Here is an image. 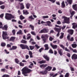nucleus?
Listing matches in <instances>:
<instances>
[{
  "instance_id": "obj_48",
  "label": "nucleus",
  "mask_w": 77,
  "mask_h": 77,
  "mask_svg": "<svg viewBox=\"0 0 77 77\" xmlns=\"http://www.w3.org/2000/svg\"><path fill=\"white\" fill-rule=\"evenodd\" d=\"M5 5H2L1 6V8L2 9H5Z\"/></svg>"
},
{
  "instance_id": "obj_47",
  "label": "nucleus",
  "mask_w": 77,
  "mask_h": 77,
  "mask_svg": "<svg viewBox=\"0 0 77 77\" xmlns=\"http://www.w3.org/2000/svg\"><path fill=\"white\" fill-rule=\"evenodd\" d=\"M20 18L21 20H23V19H24V17L22 16V15H21L20 16Z\"/></svg>"
},
{
  "instance_id": "obj_6",
  "label": "nucleus",
  "mask_w": 77,
  "mask_h": 77,
  "mask_svg": "<svg viewBox=\"0 0 77 77\" xmlns=\"http://www.w3.org/2000/svg\"><path fill=\"white\" fill-rule=\"evenodd\" d=\"M48 31H49V30L48 29L44 28L43 29L41 30L39 32V33H48Z\"/></svg>"
},
{
  "instance_id": "obj_45",
  "label": "nucleus",
  "mask_w": 77,
  "mask_h": 77,
  "mask_svg": "<svg viewBox=\"0 0 77 77\" xmlns=\"http://www.w3.org/2000/svg\"><path fill=\"white\" fill-rule=\"evenodd\" d=\"M2 28H3V24H2V23L0 22V29Z\"/></svg>"
},
{
  "instance_id": "obj_22",
  "label": "nucleus",
  "mask_w": 77,
  "mask_h": 77,
  "mask_svg": "<svg viewBox=\"0 0 77 77\" xmlns=\"http://www.w3.org/2000/svg\"><path fill=\"white\" fill-rule=\"evenodd\" d=\"M44 47H45V50H48L49 48H48V45L47 44H46L44 45Z\"/></svg>"
},
{
  "instance_id": "obj_56",
  "label": "nucleus",
  "mask_w": 77,
  "mask_h": 77,
  "mask_svg": "<svg viewBox=\"0 0 77 77\" xmlns=\"http://www.w3.org/2000/svg\"><path fill=\"white\" fill-rule=\"evenodd\" d=\"M72 51H73V52L74 53H77V50H76V49H73V50H72Z\"/></svg>"
},
{
  "instance_id": "obj_28",
  "label": "nucleus",
  "mask_w": 77,
  "mask_h": 77,
  "mask_svg": "<svg viewBox=\"0 0 77 77\" xmlns=\"http://www.w3.org/2000/svg\"><path fill=\"white\" fill-rule=\"evenodd\" d=\"M26 6L27 9H29L30 8V4L28 3L26 4Z\"/></svg>"
},
{
  "instance_id": "obj_17",
  "label": "nucleus",
  "mask_w": 77,
  "mask_h": 77,
  "mask_svg": "<svg viewBox=\"0 0 77 77\" xmlns=\"http://www.w3.org/2000/svg\"><path fill=\"white\" fill-rule=\"evenodd\" d=\"M52 69V67L50 66H48L45 68V69L48 71H50Z\"/></svg>"
},
{
  "instance_id": "obj_62",
  "label": "nucleus",
  "mask_w": 77,
  "mask_h": 77,
  "mask_svg": "<svg viewBox=\"0 0 77 77\" xmlns=\"http://www.w3.org/2000/svg\"><path fill=\"white\" fill-rule=\"evenodd\" d=\"M47 66V64H43V68H45V67H46Z\"/></svg>"
},
{
  "instance_id": "obj_50",
  "label": "nucleus",
  "mask_w": 77,
  "mask_h": 77,
  "mask_svg": "<svg viewBox=\"0 0 77 77\" xmlns=\"http://www.w3.org/2000/svg\"><path fill=\"white\" fill-rule=\"evenodd\" d=\"M31 34L33 35H36V34L35 33V32H34L32 31V32H31Z\"/></svg>"
},
{
  "instance_id": "obj_49",
  "label": "nucleus",
  "mask_w": 77,
  "mask_h": 77,
  "mask_svg": "<svg viewBox=\"0 0 77 77\" xmlns=\"http://www.w3.org/2000/svg\"><path fill=\"white\" fill-rule=\"evenodd\" d=\"M49 53L53 54V50H52L51 49L49 51Z\"/></svg>"
},
{
  "instance_id": "obj_15",
  "label": "nucleus",
  "mask_w": 77,
  "mask_h": 77,
  "mask_svg": "<svg viewBox=\"0 0 77 77\" xmlns=\"http://www.w3.org/2000/svg\"><path fill=\"white\" fill-rule=\"evenodd\" d=\"M17 48V46H12V48H10L9 50H16Z\"/></svg>"
},
{
  "instance_id": "obj_7",
  "label": "nucleus",
  "mask_w": 77,
  "mask_h": 77,
  "mask_svg": "<svg viewBox=\"0 0 77 77\" xmlns=\"http://www.w3.org/2000/svg\"><path fill=\"white\" fill-rule=\"evenodd\" d=\"M67 39L69 41H74V38L72 37L71 38V35H69L67 36Z\"/></svg>"
},
{
  "instance_id": "obj_19",
  "label": "nucleus",
  "mask_w": 77,
  "mask_h": 77,
  "mask_svg": "<svg viewBox=\"0 0 77 77\" xmlns=\"http://www.w3.org/2000/svg\"><path fill=\"white\" fill-rule=\"evenodd\" d=\"M72 8L73 9H74L75 11H77V4H75L72 5Z\"/></svg>"
},
{
  "instance_id": "obj_34",
  "label": "nucleus",
  "mask_w": 77,
  "mask_h": 77,
  "mask_svg": "<svg viewBox=\"0 0 77 77\" xmlns=\"http://www.w3.org/2000/svg\"><path fill=\"white\" fill-rule=\"evenodd\" d=\"M67 2L68 3H69V5H71L72 2V0H67Z\"/></svg>"
},
{
  "instance_id": "obj_23",
  "label": "nucleus",
  "mask_w": 77,
  "mask_h": 77,
  "mask_svg": "<svg viewBox=\"0 0 77 77\" xmlns=\"http://www.w3.org/2000/svg\"><path fill=\"white\" fill-rule=\"evenodd\" d=\"M61 7L64 8L65 7V2L63 1L61 3Z\"/></svg>"
},
{
  "instance_id": "obj_63",
  "label": "nucleus",
  "mask_w": 77,
  "mask_h": 77,
  "mask_svg": "<svg viewBox=\"0 0 77 77\" xmlns=\"http://www.w3.org/2000/svg\"><path fill=\"white\" fill-rule=\"evenodd\" d=\"M57 23V24H61V23L60 22V21L59 20H58Z\"/></svg>"
},
{
  "instance_id": "obj_42",
  "label": "nucleus",
  "mask_w": 77,
  "mask_h": 77,
  "mask_svg": "<svg viewBox=\"0 0 77 77\" xmlns=\"http://www.w3.org/2000/svg\"><path fill=\"white\" fill-rule=\"evenodd\" d=\"M2 77H9V75H8L5 74Z\"/></svg>"
},
{
  "instance_id": "obj_20",
  "label": "nucleus",
  "mask_w": 77,
  "mask_h": 77,
  "mask_svg": "<svg viewBox=\"0 0 77 77\" xmlns=\"http://www.w3.org/2000/svg\"><path fill=\"white\" fill-rule=\"evenodd\" d=\"M54 29L56 32H60L61 29L60 28H54Z\"/></svg>"
},
{
  "instance_id": "obj_8",
  "label": "nucleus",
  "mask_w": 77,
  "mask_h": 77,
  "mask_svg": "<svg viewBox=\"0 0 77 77\" xmlns=\"http://www.w3.org/2000/svg\"><path fill=\"white\" fill-rule=\"evenodd\" d=\"M43 57L44 58H45V59L46 60H47V61H49V60H50V58L49 57H48L47 55L46 54H44L43 56Z\"/></svg>"
},
{
  "instance_id": "obj_14",
  "label": "nucleus",
  "mask_w": 77,
  "mask_h": 77,
  "mask_svg": "<svg viewBox=\"0 0 77 77\" xmlns=\"http://www.w3.org/2000/svg\"><path fill=\"white\" fill-rule=\"evenodd\" d=\"M41 38H42L44 42H46V39L45 37V35H42L41 36Z\"/></svg>"
},
{
  "instance_id": "obj_25",
  "label": "nucleus",
  "mask_w": 77,
  "mask_h": 77,
  "mask_svg": "<svg viewBox=\"0 0 77 77\" xmlns=\"http://www.w3.org/2000/svg\"><path fill=\"white\" fill-rule=\"evenodd\" d=\"M23 11L24 14H25V15H27V14H29V13L28 12L27 10H24Z\"/></svg>"
},
{
  "instance_id": "obj_26",
  "label": "nucleus",
  "mask_w": 77,
  "mask_h": 77,
  "mask_svg": "<svg viewBox=\"0 0 77 77\" xmlns=\"http://www.w3.org/2000/svg\"><path fill=\"white\" fill-rule=\"evenodd\" d=\"M29 54L30 56V57H33V55L32 54L33 53L31 51H29Z\"/></svg>"
},
{
  "instance_id": "obj_54",
  "label": "nucleus",
  "mask_w": 77,
  "mask_h": 77,
  "mask_svg": "<svg viewBox=\"0 0 77 77\" xmlns=\"http://www.w3.org/2000/svg\"><path fill=\"white\" fill-rule=\"evenodd\" d=\"M50 77H53V76H54V73H51L50 74Z\"/></svg>"
},
{
  "instance_id": "obj_44",
  "label": "nucleus",
  "mask_w": 77,
  "mask_h": 77,
  "mask_svg": "<svg viewBox=\"0 0 77 77\" xmlns=\"http://www.w3.org/2000/svg\"><path fill=\"white\" fill-rule=\"evenodd\" d=\"M7 48H11V45L8 44L7 45Z\"/></svg>"
},
{
  "instance_id": "obj_24",
  "label": "nucleus",
  "mask_w": 77,
  "mask_h": 77,
  "mask_svg": "<svg viewBox=\"0 0 77 77\" xmlns=\"http://www.w3.org/2000/svg\"><path fill=\"white\" fill-rule=\"evenodd\" d=\"M46 23L47 24H48V26H51V27L52 26V25L51 24V22L50 21H48L46 22Z\"/></svg>"
},
{
  "instance_id": "obj_37",
  "label": "nucleus",
  "mask_w": 77,
  "mask_h": 77,
  "mask_svg": "<svg viewBox=\"0 0 77 77\" xmlns=\"http://www.w3.org/2000/svg\"><path fill=\"white\" fill-rule=\"evenodd\" d=\"M42 17L43 18V19H45V18H48V16H42Z\"/></svg>"
},
{
  "instance_id": "obj_43",
  "label": "nucleus",
  "mask_w": 77,
  "mask_h": 77,
  "mask_svg": "<svg viewBox=\"0 0 77 77\" xmlns=\"http://www.w3.org/2000/svg\"><path fill=\"white\" fill-rule=\"evenodd\" d=\"M1 45L2 47H5L6 46V43H3L1 44Z\"/></svg>"
},
{
  "instance_id": "obj_12",
  "label": "nucleus",
  "mask_w": 77,
  "mask_h": 77,
  "mask_svg": "<svg viewBox=\"0 0 77 77\" xmlns=\"http://www.w3.org/2000/svg\"><path fill=\"white\" fill-rule=\"evenodd\" d=\"M48 73V72L46 70H45L44 71H42L40 72V73L42 74H43V75L47 74Z\"/></svg>"
},
{
  "instance_id": "obj_46",
  "label": "nucleus",
  "mask_w": 77,
  "mask_h": 77,
  "mask_svg": "<svg viewBox=\"0 0 77 77\" xmlns=\"http://www.w3.org/2000/svg\"><path fill=\"white\" fill-rule=\"evenodd\" d=\"M65 51H67L68 52H70L69 50L66 47L65 48Z\"/></svg>"
},
{
  "instance_id": "obj_9",
  "label": "nucleus",
  "mask_w": 77,
  "mask_h": 77,
  "mask_svg": "<svg viewBox=\"0 0 77 77\" xmlns=\"http://www.w3.org/2000/svg\"><path fill=\"white\" fill-rule=\"evenodd\" d=\"M72 59L76 60L77 59V55L75 54H74L72 57Z\"/></svg>"
},
{
  "instance_id": "obj_51",
  "label": "nucleus",
  "mask_w": 77,
  "mask_h": 77,
  "mask_svg": "<svg viewBox=\"0 0 77 77\" xmlns=\"http://www.w3.org/2000/svg\"><path fill=\"white\" fill-rule=\"evenodd\" d=\"M53 38L51 37H50L49 38V40L50 41H52V40H53Z\"/></svg>"
},
{
  "instance_id": "obj_53",
  "label": "nucleus",
  "mask_w": 77,
  "mask_h": 77,
  "mask_svg": "<svg viewBox=\"0 0 77 77\" xmlns=\"http://www.w3.org/2000/svg\"><path fill=\"white\" fill-rule=\"evenodd\" d=\"M26 59H29V56L28 55H26L25 56Z\"/></svg>"
},
{
  "instance_id": "obj_27",
  "label": "nucleus",
  "mask_w": 77,
  "mask_h": 77,
  "mask_svg": "<svg viewBox=\"0 0 77 77\" xmlns=\"http://www.w3.org/2000/svg\"><path fill=\"white\" fill-rule=\"evenodd\" d=\"M15 39V37H11L10 39V41H14Z\"/></svg>"
},
{
  "instance_id": "obj_30",
  "label": "nucleus",
  "mask_w": 77,
  "mask_h": 77,
  "mask_svg": "<svg viewBox=\"0 0 77 77\" xmlns=\"http://www.w3.org/2000/svg\"><path fill=\"white\" fill-rule=\"evenodd\" d=\"M29 48L31 50H33L35 48V46H30Z\"/></svg>"
},
{
  "instance_id": "obj_38",
  "label": "nucleus",
  "mask_w": 77,
  "mask_h": 77,
  "mask_svg": "<svg viewBox=\"0 0 77 77\" xmlns=\"http://www.w3.org/2000/svg\"><path fill=\"white\" fill-rule=\"evenodd\" d=\"M60 47H61V48H62L63 50H65V47L63 45H60Z\"/></svg>"
},
{
  "instance_id": "obj_32",
  "label": "nucleus",
  "mask_w": 77,
  "mask_h": 77,
  "mask_svg": "<svg viewBox=\"0 0 77 77\" xmlns=\"http://www.w3.org/2000/svg\"><path fill=\"white\" fill-rule=\"evenodd\" d=\"M15 62L16 63H17V64H18V63L20 62V60H18V59L17 58H15Z\"/></svg>"
},
{
  "instance_id": "obj_18",
  "label": "nucleus",
  "mask_w": 77,
  "mask_h": 77,
  "mask_svg": "<svg viewBox=\"0 0 77 77\" xmlns=\"http://www.w3.org/2000/svg\"><path fill=\"white\" fill-rule=\"evenodd\" d=\"M72 25L73 26H72V28L73 29H75V28H77V24H76V23H72Z\"/></svg>"
},
{
  "instance_id": "obj_41",
  "label": "nucleus",
  "mask_w": 77,
  "mask_h": 77,
  "mask_svg": "<svg viewBox=\"0 0 77 77\" xmlns=\"http://www.w3.org/2000/svg\"><path fill=\"white\" fill-rule=\"evenodd\" d=\"M69 73L67 72L66 74V75H64V77H69Z\"/></svg>"
},
{
  "instance_id": "obj_21",
  "label": "nucleus",
  "mask_w": 77,
  "mask_h": 77,
  "mask_svg": "<svg viewBox=\"0 0 77 77\" xmlns=\"http://www.w3.org/2000/svg\"><path fill=\"white\" fill-rule=\"evenodd\" d=\"M46 63V61L45 60H42L38 62V63H40V64H42V63Z\"/></svg>"
},
{
  "instance_id": "obj_2",
  "label": "nucleus",
  "mask_w": 77,
  "mask_h": 77,
  "mask_svg": "<svg viewBox=\"0 0 77 77\" xmlns=\"http://www.w3.org/2000/svg\"><path fill=\"white\" fill-rule=\"evenodd\" d=\"M5 18L8 20H11L12 18H14V16L9 13L5 14Z\"/></svg>"
},
{
  "instance_id": "obj_11",
  "label": "nucleus",
  "mask_w": 77,
  "mask_h": 77,
  "mask_svg": "<svg viewBox=\"0 0 77 77\" xmlns=\"http://www.w3.org/2000/svg\"><path fill=\"white\" fill-rule=\"evenodd\" d=\"M50 45L53 49H56L57 48V45H52V43H51Z\"/></svg>"
},
{
  "instance_id": "obj_4",
  "label": "nucleus",
  "mask_w": 77,
  "mask_h": 77,
  "mask_svg": "<svg viewBox=\"0 0 77 77\" xmlns=\"http://www.w3.org/2000/svg\"><path fill=\"white\" fill-rule=\"evenodd\" d=\"M2 36L3 39H6L8 38L7 32L3 31Z\"/></svg>"
},
{
  "instance_id": "obj_16",
  "label": "nucleus",
  "mask_w": 77,
  "mask_h": 77,
  "mask_svg": "<svg viewBox=\"0 0 77 77\" xmlns=\"http://www.w3.org/2000/svg\"><path fill=\"white\" fill-rule=\"evenodd\" d=\"M68 32L72 35L73 34V33H74V30L72 29H69L68 30Z\"/></svg>"
},
{
  "instance_id": "obj_13",
  "label": "nucleus",
  "mask_w": 77,
  "mask_h": 77,
  "mask_svg": "<svg viewBox=\"0 0 77 77\" xmlns=\"http://www.w3.org/2000/svg\"><path fill=\"white\" fill-rule=\"evenodd\" d=\"M8 28V26L7 25H5L4 26V27L2 26V29L3 30H7V29Z\"/></svg>"
},
{
  "instance_id": "obj_29",
  "label": "nucleus",
  "mask_w": 77,
  "mask_h": 77,
  "mask_svg": "<svg viewBox=\"0 0 77 77\" xmlns=\"http://www.w3.org/2000/svg\"><path fill=\"white\" fill-rule=\"evenodd\" d=\"M20 34H22V30H20L17 32V35H20Z\"/></svg>"
},
{
  "instance_id": "obj_57",
  "label": "nucleus",
  "mask_w": 77,
  "mask_h": 77,
  "mask_svg": "<svg viewBox=\"0 0 77 77\" xmlns=\"http://www.w3.org/2000/svg\"><path fill=\"white\" fill-rule=\"evenodd\" d=\"M20 9H24V5L21 6Z\"/></svg>"
},
{
  "instance_id": "obj_10",
  "label": "nucleus",
  "mask_w": 77,
  "mask_h": 77,
  "mask_svg": "<svg viewBox=\"0 0 77 77\" xmlns=\"http://www.w3.org/2000/svg\"><path fill=\"white\" fill-rule=\"evenodd\" d=\"M58 53L60 56L63 55V50L62 49H59L58 50Z\"/></svg>"
},
{
  "instance_id": "obj_52",
  "label": "nucleus",
  "mask_w": 77,
  "mask_h": 77,
  "mask_svg": "<svg viewBox=\"0 0 77 77\" xmlns=\"http://www.w3.org/2000/svg\"><path fill=\"white\" fill-rule=\"evenodd\" d=\"M12 32L14 35H15V30L13 29L12 31Z\"/></svg>"
},
{
  "instance_id": "obj_5",
  "label": "nucleus",
  "mask_w": 77,
  "mask_h": 77,
  "mask_svg": "<svg viewBox=\"0 0 77 77\" xmlns=\"http://www.w3.org/2000/svg\"><path fill=\"white\" fill-rule=\"evenodd\" d=\"M20 47H21L22 49H25L26 48L28 50H30L29 48V47H28V46L26 45H24L21 44L20 45Z\"/></svg>"
},
{
  "instance_id": "obj_1",
  "label": "nucleus",
  "mask_w": 77,
  "mask_h": 77,
  "mask_svg": "<svg viewBox=\"0 0 77 77\" xmlns=\"http://www.w3.org/2000/svg\"><path fill=\"white\" fill-rule=\"evenodd\" d=\"M22 74L24 76H27L28 75V74H29L30 72L32 71V70L28 68L27 66L24 67L22 69Z\"/></svg>"
},
{
  "instance_id": "obj_61",
  "label": "nucleus",
  "mask_w": 77,
  "mask_h": 77,
  "mask_svg": "<svg viewBox=\"0 0 77 77\" xmlns=\"http://www.w3.org/2000/svg\"><path fill=\"white\" fill-rule=\"evenodd\" d=\"M67 55L69 57H71V54H70L69 53H67Z\"/></svg>"
},
{
  "instance_id": "obj_35",
  "label": "nucleus",
  "mask_w": 77,
  "mask_h": 77,
  "mask_svg": "<svg viewBox=\"0 0 77 77\" xmlns=\"http://www.w3.org/2000/svg\"><path fill=\"white\" fill-rule=\"evenodd\" d=\"M19 65L20 66H24V63H23L21 62L19 63Z\"/></svg>"
},
{
  "instance_id": "obj_3",
  "label": "nucleus",
  "mask_w": 77,
  "mask_h": 77,
  "mask_svg": "<svg viewBox=\"0 0 77 77\" xmlns=\"http://www.w3.org/2000/svg\"><path fill=\"white\" fill-rule=\"evenodd\" d=\"M62 18L64 19V22H63V24H64V23L69 24V17L68 18L66 17H65V16H63L62 17Z\"/></svg>"
},
{
  "instance_id": "obj_58",
  "label": "nucleus",
  "mask_w": 77,
  "mask_h": 77,
  "mask_svg": "<svg viewBox=\"0 0 77 77\" xmlns=\"http://www.w3.org/2000/svg\"><path fill=\"white\" fill-rule=\"evenodd\" d=\"M48 1H50V2H51L52 3H54L55 2V0H48Z\"/></svg>"
},
{
  "instance_id": "obj_31",
  "label": "nucleus",
  "mask_w": 77,
  "mask_h": 77,
  "mask_svg": "<svg viewBox=\"0 0 77 77\" xmlns=\"http://www.w3.org/2000/svg\"><path fill=\"white\" fill-rule=\"evenodd\" d=\"M31 38V36L30 35V34H28L27 35V39H29L30 38Z\"/></svg>"
},
{
  "instance_id": "obj_39",
  "label": "nucleus",
  "mask_w": 77,
  "mask_h": 77,
  "mask_svg": "<svg viewBox=\"0 0 77 77\" xmlns=\"http://www.w3.org/2000/svg\"><path fill=\"white\" fill-rule=\"evenodd\" d=\"M29 27H31V29H32V30H34V26H32V25H29Z\"/></svg>"
},
{
  "instance_id": "obj_55",
  "label": "nucleus",
  "mask_w": 77,
  "mask_h": 77,
  "mask_svg": "<svg viewBox=\"0 0 77 77\" xmlns=\"http://www.w3.org/2000/svg\"><path fill=\"white\" fill-rule=\"evenodd\" d=\"M4 16V14H2L0 15V18H2Z\"/></svg>"
},
{
  "instance_id": "obj_59",
  "label": "nucleus",
  "mask_w": 77,
  "mask_h": 77,
  "mask_svg": "<svg viewBox=\"0 0 77 77\" xmlns=\"http://www.w3.org/2000/svg\"><path fill=\"white\" fill-rule=\"evenodd\" d=\"M5 51L6 54H9V52H8V51H7V50L6 49L5 50Z\"/></svg>"
},
{
  "instance_id": "obj_33",
  "label": "nucleus",
  "mask_w": 77,
  "mask_h": 77,
  "mask_svg": "<svg viewBox=\"0 0 77 77\" xmlns=\"http://www.w3.org/2000/svg\"><path fill=\"white\" fill-rule=\"evenodd\" d=\"M72 46L73 48H76L77 45L76 44H73L72 45Z\"/></svg>"
},
{
  "instance_id": "obj_36",
  "label": "nucleus",
  "mask_w": 77,
  "mask_h": 77,
  "mask_svg": "<svg viewBox=\"0 0 77 77\" xmlns=\"http://www.w3.org/2000/svg\"><path fill=\"white\" fill-rule=\"evenodd\" d=\"M21 43H24V44H27V41L24 40H22L21 41Z\"/></svg>"
},
{
  "instance_id": "obj_64",
  "label": "nucleus",
  "mask_w": 77,
  "mask_h": 77,
  "mask_svg": "<svg viewBox=\"0 0 77 77\" xmlns=\"http://www.w3.org/2000/svg\"><path fill=\"white\" fill-rule=\"evenodd\" d=\"M29 19H34V18H33V17H32V16H29Z\"/></svg>"
},
{
  "instance_id": "obj_60",
  "label": "nucleus",
  "mask_w": 77,
  "mask_h": 77,
  "mask_svg": "<svg viewBox=\"0 0 77 77\" xmlns=\"http://www.w3.org/2000/svg\"><path fill=\"white\" fill-rule=\"evenodd\" d=\"M44 50V48H41L39 50V51L41 53V51H42V50Z\"/></svg>"
},
{
  "instance_id": "obj_40",
  "label": "nucleus",
  "mask_w": 77,
  "mask_h": 77,
  "mask_svg": "<svg viewBox=\"0 0 77 77\" xmlns=\"http://www.w3.org/2000/svg\"><path fill=\"white\" fill-rule=\"evenodd\" d=\"M69 12L71 15H74V14H75V12H74V11H72V12L71 13V10H70Z\"/></svg>"
}]
</instances>
